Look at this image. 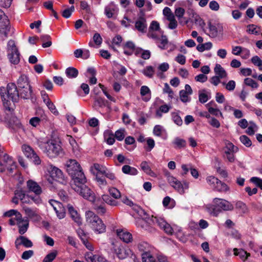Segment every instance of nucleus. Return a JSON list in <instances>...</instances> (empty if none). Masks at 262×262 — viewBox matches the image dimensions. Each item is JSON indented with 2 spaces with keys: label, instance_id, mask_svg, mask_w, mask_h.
<instances>
[{
  "label": "nucleus",
  "instance_id": "obj_46",
  "mask_svg": "<svg viewBox=\"0 0 262 262\" xmlns=\"http://www.w3.org/2000/svg\"><path fill=\"white\" fill-rule=\"evenodd\" d=\"M66 73L69 78H73L77 77L78 72L74 68H68L66 70Z\"/></svg>",
  "mask_w": 262,
  "mask_h": 262
},
{
  "label": "nucleus",
  "instance_id": "obj_17",
  "mask_svg": "<svg viewBox=\"0 0 262 262\" xmlns=\"http://www.w3.org/2000/svg\"><path fill=\"white\" fill-rule=\"evenodd\" d=\"M15 245L17 248L20 245H23L26 248H31L33 246L32 242L24 236H20L17 237L15 240Z\"/></svg>",
  "mask_w": 262,
  "mask_h": 262
},
{
  "label": "nucleus",
  "instance_id": "obj_33",
  "mask_svg": "<svg viewBox=\"0 0 262 262\" xmlns=\"http://www.w3.org/2000/svg\"><path fill=\"white\" fill-rule=\"evenodd\" d=\"M16 225L18 227L19 233L23 235L25 233L29 227V221L28 219H26L23 223H16Z\"/></svg>",
  "mask_w": 262,
  "mask_h": 262
},
{
  "label": "nucleus",
  "instance_id": "obj_1",
  "mask_svg": "<svg viewBox=\"0 0 262 262\" xmlns=\"http://www.w3.org/2000/svg\"><path fill=\"white\" fill-rule=\"evenodd\" d=\"M32 92L30 85L19 88V90L14 83H8L6 88L0 87V95L3 105L9 111L12 109V105L18 101L19 97L25 99H29Z\"/></svg>",
  "mask_w": 262,
  "mask_h": 262
},
{
  "label": "nucleus",
  "instance_id": "obj_63",
  "mask_svg": "<svg viewBox=\"0 0 262 262\" xmlns=\"http://www.w3.org/2000/svg\"><path fill=\"white\" fill-rule=\"evenodd\" d=\"M40 119L38 117H34L31 118L29 120V123L33 127H37L39 125Z\"/></svg>",
  "mask_w": 262,
  "mask_h": 262
},
{
  "label": "nucleus",
  "instance_id": "obj_2",
  "mask_svg": "<svg viewBox=\"0 0 262 262\" xmlns=\"http://www.w3.org/2000/svg\"><path fill=\"white\" fill-rule=\"evenodd\" d=\"M134 210L140 217L139 219L148 220V221L152 222L154 224H157V225L166 233L169 234L172 233L173 229L172 227L162 217H154L153 216L150 217L146 212L138 205H135Z\"/></svg>",
  "mask_w": 262,
  "mask_h": 262
},
{
  "label": "nucleus",
  "instance_id": "obj_29",
  "mask_svg": "<svg viewBox=\"0 0 262 262\" xmlns=\"http://www.w3.org/2000/svg\"><path fill=\"white\" fill-rule=\"evenodd\" d=\"M154 224L152 222L148 221V220L138 219L136 221V225L145 230H148L149 226ZM156 224H154L155 225Z\"/></svg>",
  "mask_w": 262,
  "mask_h": 262
},
{
  "label": "nucleus",
  "instance_id": "obj_49",
  "mask_svg": "<svg viewBox=\"0 0 262 262\" xmlns=\"http://www.w3.org/2000/svg\"><path fill=\"white\" fill-rule=\"evenodd\" d=\"M257 126L253 122H249V126L246 130V133L249 135H253L257 130Z\"/></svg>",
  "mask_w": 262,
  "mask_h": 262
},
{
  "label": "nucleus",
  "instance_id": "obj_4",
  "mask_svg": "<svg viewBox=\"0 0 262 262\" xmlns=\"http://www.w3.org/2000/svg\"><path fill=\"white\" fill-rule=\"evenodd\" d=\"M212 205L207 207L210 214L216 216L222 210L231 211L234 206L230 202L222 199L215 198L212 202Z\"/></svg>",
  "mask_w": 262,
  "mask_h": 262
},
{
  "label": "nucleus",
  "instance_id": "obj_55",
  "mask_svg": "<svg viewBox=\"0 0 262 262\" xmlns=\"http://www.w3.org/2000/svg\"><path fill=\"white\" fill-rule=\"evenodd\" d=\"M108 192L110 195L115 199H118L121 196L120 192L116 188L112 187L109 188Z\"/></svg>",
  "mask_w": 262,
  "mask_h": 262
},
{
  "label": "nucleus",
  "instance_id": "obj_45",
  "mask_svg": "<svg viewBox=\"0 0 262 262\" xmlns=\"http://www.w3.org/2000/svg\"><path fill=\"white\" fill-rule=\"evenodd\" d=\"M104 140L108 145H113L115 142L114 136L113 134L110 133L109 131L104 134Z\"/></svg>",
  "mask_w": 262,
  "mask_h": 262
},
{
  "label": "nucleus",
  "instance_id": "obj_64",
  "mask_svg": "<svg viewBox=\"0 0 262 262\" xmlns=\"http://www.w3.org/2000/svg\"><path fill=\"white\" fill-rule=\"evenodd\" d=\"M250 181L262 189V179L257 177H252L251 178Z\"/></svg>",
  "mask_w": 262,
  "mask_h": 262
},
{
  "label": "nucleus",
  "instance_id": "obj_54",
  "mask_svg": "<svg viewBox=\"0 0 262 262\" xmlns=\"http://www.w3.org/2000/svg\"><path fill=\"white\" fill-rule=\"evenodd\" d=\"M104 175L111 181L112 184H114L117 181V178L115 173L111 171L107 170Z\"/></svg>",
  "mask_w": 262,
  "mask_h": 262
},
{
  "label": "nucleus",
  "instance_id": "obj_20",
  "mask_svg": "<svg viewBox=\"0 0 262 262\" xmlns=\"http://www.w3.org/2000/svg\"><path fill=\"white\" fill-rule=\"evenodd\" d=\"M85 258L88 262H108L104 257L97 255H93L91 252L87 253L85 255Z\"/></svg>",
  "mask_w": 262,
  "mask_h": 262
},
{
  "label": "nucleus",
  "instance_id": "obj_42",
  "mask_svg": "<svg viewBox=\"0 0 262 262\" xmlns=\"http://www.w3.org/2000/svg\"><path fill=\"white\" fill-rule=\"evenodd\" d=\"M58 252L56 250H53L49 253L43 258L42 262H52L57 256Z\"/></svg>",
  "mask_w": 262,
  "mask_h": 262
},
{
  "label": "nucleus",
  "instance_id": "obj_44",
  "mask_svg": "<svg viewBox=\"0 0 262 262\" xmlns=\"http://www.w3.org/2000/svg\"><path fill=\"white\" fill-rule=\"evenodd\" d=\"M102 199L107 204L115 206L118 205V202L114 199H112L108 195L104 194L102 195Z\"/></svg>",
  "mask_w": 262,
  "mask_h": 262
},
{
  "label": "nucleus",
  "instance_id": "obj_9",
  "mask_svg": "<svg viewBox=\"0 0 262 262\" xmlns=\"http://www.w3.org/2000/svg\"><path fill=\"white\" fill-rule=\"evenodd\" d=\"M206 180L209 186L214 190L220 192H226L229 190V187L226 184L214 176H208Z\"/></svg>",
  "mask_w": 262,
  "mask_h": 262
},
{
  "label": "nucleus",
  "instance_id": "obj_23",
  "mask_svg": "<svg viewBox=\"0 0 262 262\" xmlns=\"http://www.w3.org/2000/svg\"><path fill=\"white\" fill-rule=\"evenodd\" d=\"M108 102L101 97H96L95 99L93 107L96 110L104 108L107 104Z\"/></svg>",
  "mask_w": 262,
  "mask_h": 262
},
{
  "label": "nucleus",
  "instance_id": "obj_51",
  "mask_svg": "<svg viewBox=\"0 0 262 262\" xmlns=\"http://www.w3.org/2000/svg\"><path fill=\"white\" fill-rule=\"evenodd\" d=\"M95 180L101 188H103L107 185V182L105 178L96 175Z\"/></svg>",
  "mask_w": 262,
  "mask_h": 262
},
{
  "label": "nucleus",
  "instance_id": "obj_35",
  "mask_svg": "<svg viewBox=\"0 0 262 262\" xmlns=\"http://www.w3.org/2000/svg\"><path fill=\"white\" fill-rule=\"evenodd\" d=\"M141 169L144 171L146 174L151 177H155V173L152 171L146 161H143L140 165Z\"/></svg>",
  "mask_w": 262,
  "mask_h": 262
},
{
  "label": "nucleus",
  "instance_id": "obj_16",
  "mask_svg": "<svg viewBox=\"0 0 262 262\" xmlns=\"http://www.w3.org/2000/svg\"><path fill=\"white\" fill-rule=\"evenodd\" d=\"M27 187L29 191L34 192L37 195H39L42 193L40 186L32 180H29L27 182Z\"/></svg>",
  "mask_w": 262,
  "mask_h": 262
},
{
  "label": "nucleus",
  "instance_id": "obj_10",
  "mask_svg": "<svg viewBox=\"0 0 262 262\" xmlns=\"http://www.w3.org/2000/svg\"><path fill=\"white\" fill-rule=\"evenodd\" d=\"M167 181L170 186L181 194H184L185 190L188 189L189 183L188 182L185 181L182 184L180 181L172 176H168Z\"/></svg>",
  "mask_w": 262,
  "mask_h": 262
},
{
  "label": "nucleus",
  "instance_id": "obj_36",
  "mask_svg": "<svg viewBox=\"0 0 262 262\" xmlns=\"http://www.w3.org/2000/svg\"><path fill=\"white\" fill-rule=\"evenodd\" d=\"M23 209L25 211V214L28 216V217L33 219L38 217V214L36 210L26 206H24Z\"/></svg>",
  "mask_w": 262,
  "mask_h": 262
},
{
  "label": "nucleus",
  "instance_id": "obj_13",
  "mask_svg": "<svg viewBox=\"0 0 262 262\" xmlns=\"http://www.w3.org/2000/svg\"><path fill=\"white\" fill-rule=\"evenodd\" d=\"M160 35V34H147L148 37L156 40L159 48L164 49L168 43V40L166 36Z\"/></svg>",
  "mask_w": 262,
  "mask_h": 262
},
{
  "label": "nucleus",
  "instance_id": "obj_50",
  "mask_svg": "<svg viewBox=\"0 0 262 262\" xmlns=\"http://www.w3.org/2000/svg\"><path fill=\"white\" fill-rule=\"evenodd\" d=\"M235 208L239 210L243 213H246L248 212V208L246 205L242 201H237L236 203Z\"/></svg>",
  "mask_w": 262,
  "mask_h": 262
},
{
  "label": "nucleus",
  "instance_id": "obj_8",
  "mask_svg": "<svg viewBox=\"0 0 262 262\" xmlns=\"http://www.w3.org/2000/svg\"><path fill=\"white\" fill-rule=\"evenodd\" d=\"M137 248L141 252L143 262H156L155 257L150 253L152 248L148 243L140 242L137 244Z\"/></svg>",
  "mask_w": 262,
  "mask_h": 262
},
{
  "label": "nucleus",
  "instance_id": "obj_15",
  "mask_svg": "<svg viewBox=\"0 0 262 262\" xmlns=\"http://www.w3.org/2000/svg\"><path fill=\"white\" fill-rule=\"evenodd\" d=\"M116 233L120 239L126 243L132 242L133 241L132 234L126 230L121 229H117L116 230Z\"/></svg>",
  "mask_w": 262,
  "mask_h": 262
},
{
  "label": "nucleus",
  "instance_id": "obj_32",
  "mask_svg": "<svg viewBox=\"0 0 262 262\" xmlns=\"http://www.w3.org/2000/svg\"><path fill=\"white\" fill-rule=\"evenodd\" d=\"M21 149L25 156L29 159L35 152L30 146L27 144H23Z\"/></svg>",
  "mask_w": 262,
  "mask_h": 262
},
{
  "label": "nucleus",
  "instance_id": "obj_59",
  "mask_svg": "<svg viewBox=\"0 0 262 262\" xmlns=\"http://www.w3.org/2000/svg\"><path fill=\"white\" fill-rule=\"evenodd\" d=\"M241 142L247 147L251 145L252 142L250 139L246 135H242L239 138Z\"/></svg>",
  "mask_w": 262,
  "mask_h": 262
},
{
  "label": "nucleus",
  "instance_id": "obj_19",
  "mask_svg": "<svg viewBox=\"0 0 262 262\" xmlns=\"http://www.w3.org/2000/svg\"><path fill=\"white\" fill-rule=\"evenodd\" d=\"M91 172L96 177L98 173L104 174L107 170L106 168L102 165L95 163L90 168Z\"/></svg>",
  "mask_w": 262,
  "mask_h": 262
},
{
  "label": "nucleus",
  "instance_id": "obj_27",
  "mask_svg": "<svg viewBox=\"0 0 262 262\" xmlns=\"http://www.w3.org/2000/svg\"><path fill=\"white\" fill-rule=\"evenodd\" d=\"M210 93L206 90H202L199 92V100L202 103L206 102L210 98Z\"/></svg>",
  "mask_w": 262,
  "mask_h": 262
},
{
  "label": "nucleus",
  "instance_id": "obj_39",
  "mask_svg": "<svg viewBox=\"0 0 262 262\" xmlns=\"http://www.w3.org/2000/svg\"><path fill=\"white\" fill-rule=\"evenodd\" d=\"M170 107L167 105L164 104L161 105L159 108L157 110L156 113V116L159 118H160L162 116V113H166L169 112Z\"/></svg>",
  "mask_w": 262,
  "mask_h": 262
},
{
  "label": "nucleus",
  "instance_id": "obj_53",
  "mask_svg": "<svg viewBox=\"0 0 262 262\" xmlns=\"http://www.w3.org/2000/svg\"><path fill=\"white\" fill-rule=\"evenodd\" d=\"M251 62L255 66L258 67L260 71H262V60L258 56H254L251 58Z\"/></svg>",
  "mask_w": 262,
  "mask_h": 262
},
{
  "label": "nucleus",
  "instance_id": "obj_57",
  "mask_svg": "<svg viewBox=\"0 0 262 262\" xmlns=\"http://www.w3.org/2000/svg\"><path fill=\"white\" fill-rule=\"evenodd\" d=\"M188 93L181 90L180 91V97L183 102H187L190 101V98L188 96Z\"/></svg>",
  "mask_w": 262,
  "mask_h": 262
},
{
  "label": "nucleus",
  "instance_id": "obj_62",
  "mask_svg": "<svg viewBox=\"0 0 262 262\" xmlns=\"http://www.w3.org/2000/svg\"><path fill=\"white\" fill-rule=\"evenodd\" d=\"M149 31H160L159 23L157 21H152L149 28Z\"/></svg>",
  "mask_w": 262,
  "mask_h": 262
},
{
  "label": "nucleus",
  "instance_id": "obj_24",
  "mask_svg": "<svg viewBox=\"0 0 262 262\" xmlns=\"http://www.w3.org/2000/svg\"><path fill=\"white\" fill-rule=\"evenodd\" d=\"M208 27L210 31L214 32L215 33H221L224 31L222 25L215 21L212 22L210 20L208 23Z\"/></svg>",
  "mask_w": 262,
  "mask_h": 262
},
{
  "label": "nucleus",
  "instance_id": "obj_28",
  "mask_svg": "<svg viewBox=\"0 0 262 262\" xmlns=\"http://www.w3.org/2000/svg\"><path fill=\"white\" fill-rule=\"evenodd\" d=\"M10 62L14 64H17L20 61V53L19 52H10L8 53Z\"/></svg>",
  "mask_w": 262,
  "mask_h": 262
},
{
  "label": "nucleus",
  "instance_id": "obj_14",
  "mask_svg": "<svg viewBox=\"0 0 262 262\" xmlns=\"http://www.w3.org/2000/svg\"><path fill=\"white\" fill-rule=\"evenodd\" d=\"M115 253L120 259H124L129 255V250L118 243H112Z\"/></svg>",
  "mask_w": 262,
  "mask_h": 262
},
{
  "label": "nucleus",
  "instance_id": "obj_60",
  "mask_svg": "<svg viewBox=\"0 0 262 262\" xmlns=\"http://www.w3.org/2000/svg\"><path fill=\"white\" fill-rule=\"evenodd\" d=\"M261 31L259 27L254 25H250L247 27V32H249V33H259Z\"/></svg>",
  "mask_w": 262,
  "mask_h": 262
},
{
  "label": "nucleus",
  "instance_id": "obj_3",
  "mask_svg": "<svg viewBox=\"0 0 262 262\" xmlns=\"http://www.w3.org/2000/svg\"><path fill=\"white\" fill-rule=\"evenodd\" d=\"M67 171L71 176L73 183L86 182V178L79 163L74 159H70L67 162Z\"/></svg>",
  "mask_w": 262,
  "mask_h": 262
},
{
  "label": "nucleus",
  "instance_id": "obj_26",
  "mask_svg": "<svg viewBox=\"0 0 262 262\" xmlns=\"http://www.w3.org/2000/svg\"><path fill=\"white\" fill-rule=\"evenodd\" d=\"M233 252L234 255L238 256L244 262H245L246 260L250 256V254L249 253L247 252L242 249L234 248L233 249Z\"/></svg>",
  "mask_w": 262,
  "mask_h": 262
},
{
  "label": "nucleus",
  "instance_id": "obj_31",
  "mask_svg": "<svg viewBox=\"0 0 262 262\" xmlns=\"http://www.w3.org/2000/svg\"><path fill=\"white\" fill-rule=\"evenodd\" d=\"M102 42V38L100 35V34H94L93 40H90L89 45L91 47H95V46H99Z\"/></svg>",
  "mask_w": 262,
  "mask_h": 262
},
{
  "label": "nucleus",
  "instance_id": "obj_37",
  "mask_svg": "<svg viewBox=\"0 0 262 262\" xmlns=\"http://www.w3.org/2000/svg\"><path fill=\"white\" fill-rule=\"evenodd\" d=\"M146 20L143 17H140L139 19L136 22V28L140 32H143L146 28Z\"/></svg>",
  "mask_w": 262,
  "mask_h": 262
},
{
  "label": "nucleus",
  "instance_id": "obj_61",
  "mask_svg": "<svg viewBox=\"0 0 262 262\" xmlns=\"http://www.w3.org/2000/svg\"><path fill=\"white\" fill-rule=\"evenodd\" d=\"M222 84L225 85L226 89L229 91H233L235 88V82L234 80H230L227 83L223 82Z\"/></svg>",
  "mask_w": 262,
  "mask_h": 262
},
{
  "label": "nucleus",
  "instance_id": "obj_43",
  "mask_svg": "<svg viewBox=\"0 0 262 262\" xmlns=\"http://www.w3.org/2000/svg\"><path fill=\"white\" fill-rule=\"evenodd\" d=\"M142 73L148 78H152L155 74V70L152 66H147L143 70Z\"/></svg>",
  "mask_w": 262,
  "mask_h": 262
},
{
  "label": "nucleus",
  "instance_id": "obj_11",
  "mask_svg": "<svg viewBox=\"0 0 262 262\" xmlns=\"http://www.w3.org/2000/svg\"><path fill=\"white\" fill-rule=\"evenodd\" d=\"M237 150L238 148L232 143L227 142L224 148V158L227 159L229 162H233L235 160L234 154L237 151Z\"/></svg>",
  "mask_w": 262,
  "mask_h": 262
},
{
  "label": "nucleus",
  "instance_id": "obj_12",
  "mask_svg": "<svg viewBox=\"0 0 262 262\" xmlns=\"http://www.w3.org/2000/svg\"><path fill=\"white\" fill-rule=\"evenodd\" d=\"M49 203L55 210L59 219H62L65 217V209L61 203L54 200H50Z\"/></svg>",
  "mask_w": 262,
  "mask_h": 262
},
{
  "label": "nucleus",
  "instance_id": "obj_40",
  "mask_svg": "<svg viewBox=\"0 0 262 262\" xmlns=\"http://www.w3.org/2000/svg\"><path fill=\"white\" fill-rule=\"evenodd\" d=\"M40 39L43 42V43L42 44V47L43 48H48L52 45V41L50 35H43L41 36Z\"/></svg>",
  "mask_w": 262,
  "mask_h": 262
},
{
  "label": "nucleus",
  "instance_id": "obj_52",
  "mask_svg": "<svg viewBox=\"0 0 262 262\" xmlns=\"http://www.w3.org/2000/svg\"><path fill=\"white\" fill-rule=\"evenodd\" d=\"M171 118L173 121L178 126H181L183 124V120L181 117L177 113H171Z\"/></svg>",
  "mask_w": 262,
  "mask_h": 262
},
{
  "label": "nucleus",
  "instance_id": "obj_7",
  "mask_svg": "<svg viewBox=\"0 0 262 262\" xmlns=\"http://www.w3.org/2000/svg\"><path fill=\"white\" fill-rule=\"evenodd\" d=\"M86 182H79L72 184L73 189L79 193L83 198L90 201L94 202L95 200L94 193L85 185Z\"/></svg>",
  "mask_w": 262,
  "mask_h": 262
},
{
  "label": "nucleus",
  "instance_id": "obj_48",
  "mask_svg": "<svg viewBox=\"0 0 262 262\" xmlns=\"http://www.w3.org/2000/svg\"><path fill=\"white\" fill-rule=\"evenodd\" d=\"M8 52H19L17 48L15 42L13 40H10L7 43Z\"/></svg>",
  "mask_w": 262,
  "mask_h": 262
},
{
  "label": "nucleus",
  "instance_id": "obj_25",
  "mask_svg": "<svg viewBox=\"0 0 262 262\" xmlns=\"http://www.w3.org/2000/svg\"><path fill=\"white\" fill-rule=\"evenodd\" d=\"M140 94L143 96L142 100L145 102L148 101L151 98V92L147 86L143 85L141 87Z\"/></svg>",
  "mask_w": 262,
  "mask_h": 262
},
{
  "label": "nucleus",
  "instance_id": "obj_18",
  "mask_svg": "<svg viewBox=\"0 0 262 262\" xmlns=\"http://www.w3.org/2000/svg\"><path fill=\"white\" fill-rule=\"evenodd\" d=\"M68 208L72 220L77 224V225H81L82 224V219L77 211L74 209L73 206L70 205H68Z\"/></svg>",
  "mask_w": 262,
  "mask_h": 262
},
{
  "label": "nucleus",
  "instance_id": "obj_30",
  "mask_svg": "<svg viewBox=\"0 0 262 262\" xmlns=\"http://www.w3.org/2000/svg\"><path fill=\"white\" fill-rule=\"evenodd\" d=\"M215 75L221 78L227 77V73L225 69L220 64H216L214 69Z\"/></svg>",
  "mask_w": 262,
  "mask_h": 262
},
{
  "label": "nucleus",
  "instance_id": "obj_38",
  "mask_svg": "<svg viewBox=\"0 0 262 262\" xmlns=\"http://www.w3.org/2000/svg\"><path fill=\"white\" fill-rule=\"evenodd\" d=\"M18 88H24L25 86L29 85L27 77L25 75H21L17 80Z\"/></svg>",
  "mask_w": 262,
  "mask_h": 262
},
{
  "label": "nucleus",
  "instance_id": "obj_22",
  "mask_svg": "<svg viewBox=\"0 0 262 262\" xmlns=\"http://www.w3.org/2000/svg\"><path fill=\"white\" fill-rule=\"evenodd\" d=\"M50 173L51 177L56 181H60L62 179L63 173L61 170L56 167H50Z\"/></svg>",
  "mask_w": 262,
  "mask_h": 262
},
{
  "label": "nucleus",
  "instance_id": "obj_5",
  "mask_svg": "<svg viewBox=\"0 0 262 262\" xmlns=\"http://www.w3.org/2000/svg\"><path fill=\"white\" fill-rule=\"evenodd\" d=\"M38 144L42 151L51 158L57 157L62 152L60 145L54 141L49 140L46 142H38Z\"/></svg>",
  "mask_w": 262,
  "mask_h": 262
},
{
  "label": "nucleus",
  "instance_id": "obj_34",
  "mask_svg": "<svg viewBox=\"0 0 262 262\" xmlns=\"http://www.w3.org/2000/svg\"><path fill=\"white\" fill-rule=\"evenodd\" d=\"M122 171L125 174L135 176L138 174V170L136 168L131 167L128 165H124L122 167Z\"/></svg>",
  "mask_w": 262,
  "mask_h": 262
},
{
  "label": "nucleus",
  "instance_id": "obj_56",
  "mask_svg": "<svg viewBox=\"0 0 262 262\" xmlns=\"http://www.w3.org/2000/svg\"><path fill=\"white\" fill-rule=\"evenodd\" d=\"M125 130L124 129H120L115 132V137L118 141H122L125 137Z\"/></svg>",
  "mask_w": 262,
  "mask_h": 262
},
{
  "label": "nucleus",
  "instance_id": "obj_58",
  "mask_svg": "<svg viewBox=\"0 0 262 262\" xmlns=\"http://www.w3.org/2000/svg\"><path fill=\"white\" fill-rule=\"evenodd\" d=\"M244 83L248 86H251L252 88H257L258 84L254 80L250 78H246L244 80Z\"/></svg>",
  "mask_w": 262,
  "mask_h": 262
},
{
  "label": "nucleus",
  "instance_id": "obj_47",
  "mask_svg": "<svg viewBox=\"0 0 262 262\" xmlns=\"http://www.w3.org/2000/svg\"><path fill=\"white\" fill-rule=\"evenodd\" d=\"M122 41V38L120 35H117L113 38L112 41V45L111 47L115 51L116 49L114 47L115 46H120Z\"/></svg>",
  "mask_w": 262,
  "mask_h": 262
},
{
  "label": "nucleus",
  "instance_id": "obj_21",
  "mask_svg": "<svg viewBox=\"0 0 262 262\" xmlns=\"http://www.w3.org/2000/svg\"><path fill=\"white\" fill-rule=\"evenodd\" d=\"M5 20H0V33H7L8 32L14 33L15 29L11 27L10 21L8 18V22H6Z\"/></svg>",
  "mask_w": 262,
  "mask_h": 262
},
{
  "label": "nucleus",
  "instance_id": "obj_41",
  "mask_svg": "<svg viewBox=\"0 0 262 262\" xmlns=\"http://www.w3.org/2000/svg\"><path fill=\"white\" fill-rule=\"evenodd\" d=\"M172 144L175 147H185L186 145V141L184 139L177 137L172 141Z\"/></svg>",
  "mask_w": 262,
  "mask_h": 262
},
{
  "label": "nucleus",
  "instance_id": "obj_6",
  "mask_svg": "<svg viewBox=\"0 0 262 262\" xmlns=\"http://www.w3.org/2000/svg\"><path fill=\"white\" fill-rule=\"evenodd\" d=\"M86 221L91 228L97 233H102L105 231V226L102 220L92 211L85 212Z\"/></svg>",
  "mask_w": 262,
  "mask_h": 262
}]
</instances>
